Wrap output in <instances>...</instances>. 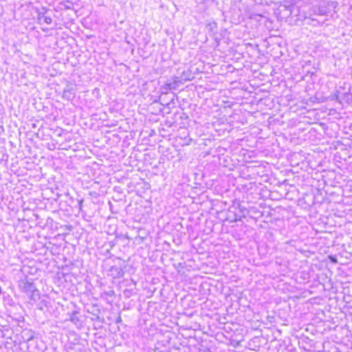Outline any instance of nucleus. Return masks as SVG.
<instances>
[{
    "label": "nucleus",
    "mask_w": 352,
    "mask_h": 352,
    "mask_svg": "<svg viewBox=\"0 0 352 352\" xmlns=\"http://www.w3.org/2000/svg\"><path fill=\"white\" fill-rule=\"evenodd\" d=\"M329 258L331 260V262L336 263H337V258L334 257L333 256H329Z\"/></svg>",
    "instance_id": "obj_1"
}]
</instances>
